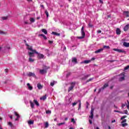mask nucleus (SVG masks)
<instances>
[{
	"label": "nucleus",
	"instance_id": "nucleus-5",
	"mask_svg": "<svg viewBox=\"0 0 129 129\" xmlns=\"http://www.w3.org/2000/svg\"><path fill=\"white\" fill-rule=\"evenodd\" d=\"M25 103L27 105V106H30H30H31V108H33V101L30 100L29 101V102H28V101L25 100ZM29 103H30V104H29Z\"/></svg>",
	"mask_w": 129,
	"mask_h": 129
},
{
	"label": "nucleus",
	"instance_id": "nucleus-11",
	"mask_svg": "<svg viewBox=\"0 0 129 129\" xmlns=\"http://www.w3.org/2000/svg\"><path fill=\"white\" fill-rule=\"evenodd\" d=\"M94 111V108H91V112H90V115L89 116L90 118H91L92 119V118H93V112Z\"/></svg>",
	"mask_w": 129,
	"mask_h": 129
},
{
	"label": "nucleus",
	"instance_id": "nucleus-21",
	"mask_svg": "<svg viewBox=\"0 0 129 129\" xmlns=\"http://www.w3.org/2000/svg\"><path fill=\"white\" fill-rule=\"evenodd\" d=\"M123 45L124 47H129V43L124 42H123Z\"/></svg>",
	"mask_w": 129,
	"mask_h": 129
},
{
	"label": "nucleus",
	"instance_id": "nucleus-27",
	"mask_svg": "<svg viewBox=\"0 0 129 129\" xmlns=\"http://www.w3.org/2000/svg\"><path fill=\"white\" fill-rule=\"evenodd\" d=\"M52 35H54L55 36H60V33H58L57 32H52Z\"/></svg>",
	"mask_w": 129,
	"mask_h": 129
},
{
	"label": "nucleus",
	"instance_id": "nucleus-6",
	"mask_svg": "<svg viewBox=\"0 0 129 129\" xmlns=\"http://www.w3.org/2000/svg\"><path fill=\"white\" fill-rule=\"evenodd\" d=\"M45 70H40L39 72L40 74H45L47 73V69H49V67H45Z\"/></svg>",
	"mask_w": 129,
	"mask_h": 129
},
{
	"label": "nucleus",
	"instance_id": "nucleus-17",
	"mask_svg": "<svg viewBox=\"0 0 129 129\" xmlns=\"http://www.w3.org/2000/svg\"><path fill=\"white\" fill-rule=\"evenodd\" d=\"M33 102H34V104H35V105H36V106H40V104L39 103V102H38L37 100H34Z\"/></svg>",
	"mask_w": 129,
	"mask_h": 129
},
{
	"label": "nucleus",
	"instance_id": "nucleus-7",
	"mask_svg": "<svg viewBox=\"0 0 129 129\" xmlns=\"http://www.w3.org/2000/svg\"><path fill=\"white\" fill-rule=\"evenodd\" d=\"M14 114L15 115H16V116H17V118H15V121H19V119H20V115L18 114V113L16 111L14 112Z\"/></svg>",
	"mask_w": 129,
	"mask_h": 129
},
{
	"label": "nucleus",
	"instance_id": "nucleus-51",
	"mask_svg": "<svg viewBox=\"0 0 129 129\" xmlns=\"http://www.w3.org/2000/svg\"><path fill=\"white\" fill-rule=\"evenodd\" d=\"M48 42L49 44H53V41L49 40Z\"/></svg>",
	"mask_w": 129,
	"mask_h": 129
},
{
	"label": "nucleus",
	"instance_id": "nucleus-30",
	"mask_svg": "<svg viewBox=\"0 0 129 129\" xmlns=\"http://www.w3.org/2000/svg\"><path fill=\"white\" fill-rule=\"evenodd\" d=\"M79 102H80V104L79 105V109H81V101L80 100H78Z\"/></svg>",
	"mask_w": 129,
	"mask_h": 129
},
{
	"label": "nucleus",
	"instance_id": "nucleus-24",
	"mask_svg": "<svg viewBox=\"0 0 129 129\" xmlns=\"http://www.w3.org/2000/svg\"><path fill=\"white\" fill-rule=\"evenodd\" d=\"M106 87H108V84L105 83L104 84V86L102 87V89H105Z\"/></svg>",
	"mask_w": 129,
	"mask_h": 129
},
{
	"label": "nucleus",
	"instance_id": "nucleus-34",
	"mask_svg": "<svg viewBox=\"0 0 129 129\" xmlns=\"http://www.w3.org/2000/svg\"><path fill=\"white\" fill-rule=\"evenodd\" d=\"M56 82L55 81H53V82L50 83V86H54V85H55V83H56Z\"/></svg>",
	"mask_w": 129,
	"mask_h": 129
},
{
	"label": "nucleus",
	"instance_id": "nucleus-32",
	"mask_svg": "<svg viewBox=\"0 0 129 129\" xmlns=\"http://www.w3.org/2000/svg\"><path fill=\"white\" fill-rule=\"evenodd\" d=\"M29 125H31V124H33V120H29L28 122Z\"/></svg>",
	"mask_w": 129,
	"mask_h": 129
},
{
	"label": "nucleus",
	"instance_id": "nucleus-48",
	"mask_svg": "<svg viewBox=\"0 0 129 129\" xmlns=\"http://www.w3.org/2000/svg\"><path fill=\"white\" fill-rule=\"evenodd\" d=\"M124 122H126V119H124L123 121H122L121 123H123Z\"/></svg>",
	"mask_w": 129,
	"mask_h": 129
},
{
	"label": "nucleus",
	"instance_id": "nucleus-46",
	"mask_svg": "<svg viewBox=\"0 0 129 129\" xmlns=\"http://www.w3.org/2000/svg\"><path fill=\"white\" fill-rule=\"evenodd\" d=\"M94 60H95V57H92L91 59V60H90V61H91H91H94Z\"/></svg>",
	"mask_w": 129,
	"mask_h": 129
},
{
	"label": "nucleus",
	"instance_id": "nucleus-53",
	"mask_svg": "<svg viewBox=\"0 0 129 129\" xmlns=\"http://www.w3.org/2000/svg\"><path fill=\"white\" fill-rule=\"evenodd\" d=\"M100 4H103V0H99Z\"/></svg>",
	"mask_w": 129,
	"mask_h": 129
},
{
	"label": "nucleus",
	"instance_id": "nucleus-12",
	"mask_svg": "<svg viewBox=\"0 0 129 129\" xmlns=\"http://www.w3.org/2000/svg\"><path fill=\"white\" fill-rule=\"evenodd\" d=\"M90 62H91V60H84V61L81 62V64H83V63L88 64V63H90Z\"/></svg>",
	"mask_w": 129,
	"mask_h": 129
},
{
	"label": "nucleus",
	"instance_id": "nucleus-10",
	"mask_svg": "<svg viewBox=\"0 0 129 129\" xmlns=\"http://www.w3.org/2000/svg\"><path fill=\"white\" fill-rule=\"evenodd\" d=\"M8 124L10 126L12 129H16V126L14 125L12 122H8Z\"/></svg>",
	"mask_w": 129,
	"mask_h": 129
},
{
	"label": "nucleus",
	"instance_id": "nucleus-61",
	"mask_svg": "<svg viewBox=\"0 0 129 129\" xmlns=\"http://www.w3.org/2000/svg\"><path fill=\"white\" fill-rule=\"evenodd\" d=\"M40 7L41 8H43V9H45V7H44V5H40Z\"/></svg>",
	"mask_w": 129,
	"mask_h": 129
},
{
	"label": "nucleus",
	"instance_id": "nucleus-19",
	"mask_svg": "<svg viewBox=\"0 0 129 129\" xmlns=\"http://www.w3.org/2000/svg\"><path fill=\"white\" fill-rule=\"evenodd\" d=\"M27 85L28 89H29V90H32V89H33V87H32L31 85H30V83H27Z\"/></svg>",
	"mask_w": 129,
	"mask_h": 129
},
{
	"label": "nucleus",
	"instance_id": "nucleus-62",
	"mask_svg": "<svg viewBox=\"0 0 129 129\" xmlns=\"http://www.w3.org/2000/svg\"><path fill=\"white\" fill-rule=\"evenodd\" d=\"M5 71L6 73H8V69H6V70H5Z\"/></svg>",
	"mask_w": 129,
	"mask_h": 129
},
{
	"label": "nucleus",
	"instance_id": "nucleus-1",
	"mask_svg": "<svg viewBox=\"0 0 129 129\" xmlns=\"http://www.w3.org/2000/svg\"><path fill=\"white\" fill-rule=\"evenodd\" d=\"M24 42L27 46V49L28 50V53L29 56V62H33V48H32V46H30L28 43H27V41H26V40H24Z\"/></svg>",
	"mask_w": 129,
	"mask_h": 129
},
{
	"label": "nucleus",
	"instance_id": "nucleus-25",
	"mask_svg": "<svg viewBox=\"0 0 129 129\" xmlns=\"http://www.w3.org/2000/svg\"><path fill=\"white\" fill-rule=\"evenodd\" d=\"M122 76L123 77L119 79V81H122V80H124V74H122Z\"/></svg>",
	"mask_w": 129,
	"mask_h": 129
},
{
	"label": "nucleus",
	"instance_id": "nucleus-37",
	"mask_svg": "<svg viewBox=\"0 0 129 129\" xmlns=\"http://www.w3.org/2000/svg\"><path fill=\"white\" fill-rule=\"evenodd\" d=\"M28 76H32L33 75V73L29 72L28 74H27Z\"/></svg>",
	"mask_w": 129,
	"mask_h": 129
},
{
	"label": "nucleus",
	"instance_id": "nucleus-54",
	"mask_svg": "<svg viewBox=\"0 0 129 129\" xmlns=\"http://www.w3.org/2000/svg\"><path fill=\"white\" fill-rule=\"evenodd\" d=\"M89 122L90 123V124H92V121L91 120H89Z\"/></svg>",
	"mask_w": 129,
	"mask_h": 129
},
{
	"label": "nucleus",
	"instance_id": "nucleus-40",
	"mask_svg": "<svg viewBox=\"0 0 129 129\" xmlns=\"http://www.w3.org/2000/svg\"><path fill=\"white\" fill-rule=\"evenodd\" d=\"M46 113L47 114H49L51 113V111L50 110H46Z\"/></svg>",
	"mask_w": 129,
	"mask_h": 129
},
{
	"label": "nucleus",
	"instance_id": "nucleus-63",
	"mask_svg": "<svg viewBox=\"0 0 129 129\" xmlns=\"http://www.w3.org/2000/svg\"><path fill=\"white\" fill-rule=\"evenodd\" d=\"M64 120L67 121L68 120V118L66 117L64 118Z\"/></svg>",
	"mask_w": 129,
	"mask_h": 129
},
{
	"label": "nucleus",
	"instance_id": "nucleus-52",
	"mask_svg": "<svg viewBox=\"0 0 129 129\" xmlns=\"http://www.w3.org/2000/svg\"><path fill=\"white\" fill-rule=\"evenodd\" d=\"M100 33H101V30H98L97 31V33H98V34H100Z\"/></svg>",
	"mask_w": 129,
	"mask_h": 129
},
{
	"label": "nucleus",
	"instance_id": "nucleus-39",
	"mask_svg": "<svg viewBox=\"0 0 129 129\" xmlns=\"http://www.w3.org/2000/svg\"><path fill=\"white\" fill-rule=\"evenodd\" d=\"M129 69V66H127L126 67H125L124 68V70L125 71V70H127L128 69Z\"/></svg>",
	"mask_w": 129,
	"mask_h": 129
},
{
	"label": "nucleus",
	"instance_id": "nucleus-38",
	"mask_svg": "<svg viewBox=\"0 0 129 129\" xmlns=\"http://www.w3.org/2000/svg\"><path fill=\"white\" fill-rule=\"evenodd\" d=\"M126 125H127V123H124L122 124V126L123 127H124V126H125Z\"/></svg>",
	"mask_w": 129,
	"mask_h": 129
},
{
	"label": "nucleus",
	"instance_id": "nucleus-2",
	"mask_svg": "<svg viewBox=\"0 0 129 129\" xmlns=\"http://www.w3.org/2000/svg\"><path fill=\"white\" fill-rule=\"evenodd\" d=\"M33 54H37V58H38V59H43V58H44V55H43V54L38 53L36 49L33 50Z\"/></svg>",
	"mask_w": 129,
	"mask_h": 129
},
{
	"label": "nucleus",
	"instance_id": "nucleus-58",
	"mask_svg": "<svg viewBox=\"0 0 129 129\" xmlns=\"http://www.w3.org/2000/svg\"><path fill=\"white\" fill-rule=\"evenodd\" d=\"M103 90V89H102V88L99 89V92H100L101 91V90Z\"/></svg>",
	"mask_w": 129,
	"mask_h": 129
},
{
	"label": "nucleus",
	"instance_id": "nucleus-31",
	"mask_svg": "<svg viewBox=\"0 0 129 129\" xmlns=\"http://www.w3.org/2000/svg\"><path fill=\"white\" fill-rule=\"evenodd\" d=\"M103 48L104 49H110V47H109V46H107V45H104L103 46Z\"/></svg>",
	"mask_w": 129,
	"mask_h": 129
},
{
	"label": "nucleus",
	"instance_id": "nucleus-49",
	"mask_svg": "<svg viewBox=\"0 0 129 129\" xmlns=\"http://www.w3.org/2000/svg\"><path fill=\"white\" fill-rule=\"evenodd\" d=\"M109 62H110L111 63H112L113 62H115V60H109Z\"/></svg>",
	"mask_w": 129,
	"mask_h": 129
},
{
	"label": "nucleus",
	"instance_id": "nucleus-16",
	"mask_svg": "<svg viewBox=\"0 0 129 129\" xmlns=\"http://www.w3.org/2000/svg\"><path fill=\"white\" fill-rule=\"evenodd\" d=\"M128 29H129V24H127L126 26H124L123 28V30L125 32H126V31H127Z\"/></svg>",
	"mask_w": 129,
	"mask_h": 129
},
{
	"label": "nucleus",
	"instance_id": "nucleus-59",
	"mask_svg": "<svg viewBox=\"0 0 129 129\" xmlns=\"http://www.w3.org/2000/svg\"><path fill=\"white\" fill-rule=\"evenodd\" d=\"M0 34H5V32H4V31H0Z\"/></svg>",
	"mask_w": 129,
	"mask_h": 129
},
{
	"label": "nucleus",
	"instance_id": "nucleus-9",
	"mask_svg": "<svg viewBox=\"0 0 129 129\" xmlns=\"http://www.w3.org/2000/svg\"><path fill=\"white\" fill-rule=\"evenodd\" d=\"M32 23H33V18L32 17L30 18L29 21H25L24 24L27 25V24H32Z\"/></svg>",
	"mask_w": 129,
	"mask_h": 129
},
{
	"label": "nucleus",
	"instance_id": "nucleus-43",
	"mask_svg": "<svg viewBox=\"0 0 129 129\" xmlns=\"http://www.w3.org/2000/svg\"><path fill=\"white\" fill-rule=\"evenodd\" d=\"M64 123H65V122L59 123L58 124V125H59V126L62 125V124H64Z\"/></svg>",
	"mask_w": 129,
	"mask_h": 129
},
{
	"label": "nucleus",
	"instance_id": "nucleus-22",
	"mask_svg": "<svg viewBox=\"0 0 129 129\" xmlns=\"http://www.w3.org/2000/svg\"><path fill=\"white\" fill-rule=\"evenodd\" d=\"M41 31L42 32V33H44V34H45V35H47V34H48V31H47V30L45 29H42L41 30Z\"/></svg>",
	"mask_w": 129,
	"mask_h": 129
},
{
	"label": "nucleus",
	"instance_id": "nucleus-41",
	"mask_svg": "<svg viewBox=\"0 0 129 129\" xmlns=\"http://www.w3.org/2000/svg\"><path fill=\"white\" fill-rule=\"evenodd\" d=\"M126 117V115H124L121 117V120H122V119H124Z\"/></svg>",
	"mask_w": 129,
	"mask_h": 129
},
{
	"label": "nucleus",
	"instance_id": "nucleus-3",
	"mask_svg": "<svg viewBox=\"0 0 129 129\" xmlns=\"http://www.w3.org/2000/svg\"><path fill=\"white\" fill-rule=\"evenodd\" d=\"M76 84V82H73L70 83L71 86L69 88L68 91L70 92L71 90H73L74 87H75V85Z\"/></svg>",
	"mask_w": 129,
	"mask_h": 129
},
{
	"label": "nucleus",
	"instance_id": "nucleus-4",
	"mask_svg": "<svg viewBox=\"0 0 129 129\" xmlns=\"http://www.w3.org/2000/svg\"><path fill=\"white\" fill-rule=\"evenodd\" d=\"M82 36L78 37V39H84L85 37V32H84V27H82L81 28Z\"/></svg>",
	"mask_w": 129,
	"mask_h": 129
},
{
	"label": "nucleus",
	"instance_id": "nucleus-15",
	"mask_svg": "<svg viewBox=\"0 0 129 129\" xmlns=\"http://www.w3.org/2000/svg\"><path fill=\"white\" fill-rule=\"evenodd\" d=\"M103 51V48L99 49L95 51V54H98V53H100V52H102Z\"/></svg>",
	"mask_w": 129,
	"mask_h": 129
},
{
	"label": "nucleus",
	"instance_id": "nucleus-50",
	"mask_svg": "<svg viewBox=\"0 0 129 129\" xmlns=\"http://www.w3.org/2000/svg\"><path fill=\"white\" fill-rule=\"evenodd\" d=\"M33 77L34 78L37 79V77L36 76V75H35V74H33Z\"/></svg>",
	"mask_w": 129,
	"mask_h": 129
},
{
	"label": "nucleus",
	"instance_id": "nucleus-60",
	"mask_svg": "<svg viewBox=\"0 0 129 129\" xmlns=\"http://www.w3.org/2000/svg\"><path fill=\"white\" fill-rule=\"evenodd\" d=\"M39 36H40L41 37H44V36H45V35H44V34H39Z\"/></svg>",
	"mask_w": 129,
	"mask_h": 129
},
{
	"label": "nucleus",
	"instance_id": "nucleus-64",
	"mask_svg": "<svg viewBox=\"0 0 129 129\" xmlns=\"http://www.w3.org/2000/svg\"><path fill=\"white\" fill-rule=\"evenodd\" d=\"M111 122L112 123L115 122V120H112Z\"/></svg>",
	"mask_w": 129,
	"mask_h": 129
},
{
	"label": "nucleus",
	"instance_id": "nucleus-36",
	"mask_svg": "<svg viewBox=\"0 0 129 129\" xmlns=\"http://www.w3.org/2000/svg\"><path fill=\"white\" fill-rule=\"evenodd\" d=\"M88 26L89 28H92L93 27V25H92L91 23L88 24Z\"/></svg>",
	"mask_w": 129,
	"mask_h": 129
},
{
	"label": "nucleus",
	"instance_id": "nucleus-55",
	"mask_svg": "<svg viewBox=\"0 0 129 129\" xmlns=\"http://www.w3.org/2000/svg\"><path fill=\"white\" fill-rule=\"evenodd\" d=\"M43 37L44 38V40H47V37L45 35L43 36Z\"/></svg>",
	"mask_w": 129,
	"mask_h": 129
},
{
	"label": "nucleus",
	"instance_id": "nucleus-42",
	"mask_svg": "<svg viewBox=\"0 0 129 129\" xmlns=\"http://www.w3.org/2000/svg\"><path fill=\"white\" fill-rule=\"evenodd\" d=\"M127 109H129V101L128 100H127Z\"/></svg>",
	"mask_w": 129,
	"mask_h": 129
},
{
	"label": "nucleus",
	"instance_id": "nucleus-57",
	"mask_svg": "<svg viewBox=\"0 0 129 129\" xmlns=\"http://www.w3.org/2000/svg\"><path fill=\"white\" fill-rule=\"evenodd\" d=\"M71 74V73H69L68 74H67V77H68V76H70V75Z\"/></svg>",
	"mask_w": 129,
	"mask_h": 129
},
{
	"label": "nucleus",
	"instance_id": "nucleus-20",
	"mask_svg": "<svg viewBox=\"0 0 129 129\" xmlns=\"http://www.w3.org/2000/svg\"><path fill=\"white\" fill-rule=\"evenodd\" d=\"M90 76V75H87L86 76H85L83 78H82V80H85L86 79H87Z\"/></svg>",
	"mask_w": 129,
	"mask_h": 129
},
{
	"label": "nucleus",
	"instance_id": "nucleus-56",
	"mask_svg": "<svg viewBox=\"0 0 129 129\" xmlns=\"http://www.w3.org/2000/svg\"><path fill=\"white\" fill-rule=\"evenodd\" d=\"M124 113H125V114H127V110H125L124 111Z\"/></svg>",
	"mask_w": 129,
	"mask_h": 129
},
{
	"label": "nucleus",
	"instance_id": "nucleus-28",
	"mask_svg": "<svg viewBox=\"0 0 129 129\" xmlns=\"http://www.w3.org/2000/svg\"><path fill=\"white\" fill-rule=\"evenodd\" d=\"M47 98V97L46 96V95L45 96H42L40 98L41 100H45Z\"/></svg>",
	"mask_w": 129,
	"mask_h": 129
},
{
	"label": "nucleus",
	"instance_id": "nucleus-14",
	"mask_svg": "<svg viewBox=\"0 0 129 129\" xmlns=\"http://www.w3.org/2000/svg\"><path fill=\"white\" fill-rule=\"evenodd\" d=\"M72 62L73 63H75L76 64H77V63H78L77 62V58L76 57L72 58Z\"/></svg>",
	"mask_w": 129,
	"mask_h": 129
},
{
	"label": "nucleus",
	"instance_id": "nucleus-8",
	"mask_svg": "<svg viewBox=\"0 0 129 129\" xmlns=\"http://www.w3.org/2000/svg\"><path fill=\"white\" fill-rule=\"evenodd\" d=\"M113 50L115 51L116 52H118L119 53H125V51L122 49L114 48L113 49Z\"/></svg>",
	"mask_w": 129,
	"mask_h": 129
},
{
	"label": "nucleus",
	"instance_id": "nucleus-33",
	"mask_svg": "<svg viewBox=\"0 0 129 129\" xmlns=\"http://www.w3.org/2000/svg\"><path fill=\"white\" fill-rule=\"evenodd\" d=\"M45 15H46L47 18H48L49 17V13L48 12V11L47 10H46L45 11Z\"/></svg>",
	"mask_w": 129,
	"mask_h": 129
},
{
	"label": "nucleus",
	"instance_id": "nucleus-13",
	"mask_svg": "<svg viewBox=\"0 0 129 129\" xmlns=\"http://www.w3.org/2000/svg\"><path fill=\"white\" fill-rule=\"evenodd\" d=\"M123 14L125 15L126 18L129 17V12L128 11H123Z\"/></svg>",
	"mask_w": 129,
	"mask_h": 129
},
{
	"label": "nucleus",
	"instance_id": "nucleus-18",
	"mask_svg": "<svg viewBox=\"0 0 129 129\" xmlns=\"http://www.w3.org/2000/svg\"><path fill=\"white\" fill-rule=\"evenodd\" d=\"M121 33V31H120V29H119V28H117L116 30V34L117 35H120Z\"/></svg>",
	"mask_w": 129,
	"mask_h": 129
},
{
	"label": "nucleus",
	"instance_id": "nucleus-26",
	"mask_svg": "<svg viewBox=\"0 0 129 129\" xmlns=\"http://www.w3.org/2000/svg\"><path fill=\"white\" fill-rule=\"evenodd\" d=\"M44 126L45 127V128H47V127H49V123H48V122H45L44 123Z\"/></svg>",
	"mask_w": 129,
	"mask_h": 129
},
{
	"label": "nucleus",
	"instance_id": "nucleus-35",
	"mask_svg": "<svg viewBox=\"0 0 129 129\" xmlns=\"http://www.w3.org/2000/svg\"><path fill=\"white\" fill-rule=\"evenodd\" d=\"M2 19L3 21H5L6 20H8V17H2Z\"/></svg>",
	"mask_w": 129,
	"mask_h": 129
},
{
	"label": "nucleus",
	"instance_id": "nucleus-45",
	"mask_svg": "<svg viewBox=\"0 0 129 129\" xmlns=\"http://www.w3.org/2000/svg\"><path fill=\"white\" fill-rule=\"evenodd\" d=\"M71 122H73L74 123H75V120L74 119V118L72 119Z\"/></svg>",
	"mask_w": 129,
	"mask_h": 129
},
{
	"label": "nucleus",
	"instance_id": "nucleus-47",
	"mask_svg": "<svg viewBox=\"0 0 129 129\" xmlns=\"http://www.w3.org/2000/svg\"><path fill=\"white\" fill-rule=\"evenodd\" d=\"M76 104H77V102H74L73 103V106H75V105H76Z\"/></svg>",
	"mask_w": 129,
	"mask_h": 129
},
{
	"label": "nucleus",
	"instance_id": "nucleus-23",
	"mask_svg": "<svg viewBox=\"0 0 129 129\" xmlns=\"http://www.w3.org/2000/svg\"><path fill=\"white\" fill-rule=\"evenodd\" d=\"M37 87L38 89H42L43 88V85H41L40 83L37 84Z\"/></svg>",
	"mask_w": 129,
	"mask_h": 129
},
{
	"label": "nucleus",
	"instance_id": "nucleus-44",
	"mask_svg": "<svg viewBox=\"0 0 129 129\" xmlns=\"http://www.w3.org/2000/svg\"><path fill=\"white\" fill-rule=\"evenodd\" d=\"M125 105H126V103H125V104H122V106H121L122 108H123V107H124Z\"/></svg>",
	"mask_w": 129,
	"mask_h": 129
},
{
	"label": "nucleus",
	"instance_id": "nucleus-29",
	"mask_svg": "<svg viewBox=\"0 0 129 129\" xmlns=\"http://www.w3.org/2000/svg\"><path fill=\"white\" fill-rule=\"evenodd\" d=\"M93 79H94V78H90L89 80H88L86 81V83H88V82H90V81H92V80H93Z\"/></svg>",
	"mask_w": 129,
	"mask_h": 129
}]
</instances>
